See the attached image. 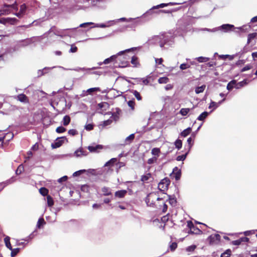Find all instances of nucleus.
<instances>
[{
	"mask_svg": "<svg viewBox=\"0 0 257 257\" xmlns=\"http://www.w3.org/2000/svg\"><path fill=\"white\" fill-rule=\"evenodd\" d=\"M182 3H169L167 4L162 3L157 6H155L153 7L152 8L147 11L145 13H144L142 16V18H147L148 17V19L151 18V16H152L155 14H160V13H168L169 11H166L165 10H158L155 11V10H157L159 8H163L168 6H175L180 5Z\"/></svg>",
	"mask_w": 257,
	"mask_h": 257,
	"instance_id": "1",
	"label": "nucleus"
},
{
	"mask_svg": "<svg viewBox=\"0 0 257 257\" xmlns=\"http://www.w3.org/2000/svg\"><path fill=\"white\" fill-rule=\"evenodd\" d=\"M16 2L14 4H5L0 10V16L2 15H8L14 10H17V5L15 4Z\"/></svg>",
	"mask_w": 257,
	"mask_h": 257,
	"instance_id": "2",
	"label": "nucleus"
},
{
	"mask_svg": "<svg viewBox=\"0 0 257 257\" xmlns=\"http://www.w3.org/2000/svg\"><path fill=\"white\" fill-rule=\"evenodd\" d=\"M137 49L136 47H133L130 49H126L124 51H121L119 52L117 54L112 55L110 56L109 58H108L107 59H105L104 61L103 62L104 64H108L111 62H113L114 61H116V59H117L118 57L123 54H124L126 52H130L131 51H133L134 50Z\"/></svg>",
	"mask_w": 257,
	"mask_h": 257,
	"instance_id": "3",
	"label": "nucleus"
},
{
	"mask_svg": "<svg viewBox=\"0 0 257 257\" xmlns=\"http://www.w3.org/2000/svg\"><path fill=\"white\" fill-rule=\"evenodd\" d=\"M163 39V37L162 36V35L154 36L149 40L148 43L150 45H159L161 48H164Z\"/></svg>",
	"mask_w": 257,
	"mask_h": 257,
	"instance_id": "4",
	"label": "nucleus"
},
{
	"mask_svg": "<svg viewBox=\"0 0 257 257\" xmlns=\"http://www.w3.org/2000/svg\"><path fill=\"white\" fill-rule=\"evenodd\" d=\"M162 36L163 37L164 47L165 45L170 46L174 44V37L171 33L162 34Z\"/></svg>",
	"mask_w": 257,
	"mask_h": 257,
	"instance_id": "5",
	"label": "nucleus"
},
{
	"mask_svg": "<svg viewBox=\"0 0 257 257\" xmlns=\"http://www.w3.org/2000/svg\"><path fill=\"white\" fill-rule=\"evenodd\" d=\"M170 181L168 178L162 179L158 184V188L161 191H165L168 189Z\"/></svg>",
	"mask_w": 257,
	"mask_h": 257,
	"instance_id": "6",
	"label": "nucleus"
},
{
	"mask_svg": "<svg viewBox=\"0 0 257 257\" xmlns=\"http://www.w3.org/2000/svg\"><path fill=\"white\" fill-rule=\"evenodd\" d=\"M65 141H67V139L65 137L58 138L55 142L51 144V147L53 149L59 148L62 146Z\"/></svg>",
	"mask_w": 257,
	"mask_h": 257,
	"instance_id": "7",
	"label": "nucleus"
},
{
	"mask_svg": "<svg viewBox=\"0 0 257 257\" xmlns=\"http://www.w3.org/2000/svg\"><path fill=\"white\" fill-rule=\"evenodd\" d=\"M67 30V29L64 30H58L56 27H52L49 31V33L50 34L53 33L54 35L60 36L61 37H63L65 35V32Z\"/></svg>",
	"mask_w": 257,
	"mask_h": 257,
	"instance_id": "8",
	"label": "nucleus"
},
{
	"mask_svg": "<svg viewBox=\"0 0 257 257\" xmlns=\"http://www.w3.org/2000/svg\"><path fill=\"white\" fill-rule=\"evenodd\" d=\"M103 148L102 145L93 144L91 146H89L87 149L91 153H98Z\"/></svg>",
	"mask_w": 257,
	"mask_h": 257,
	"instance_id": "9",
	"label": "nucleus"
},
{
	"mask_svg": "<svg viewBox=\"0 0 257 257\" xmlns=\"http://www.w3.org/2000/svg\"><path fill=\"white\" fill-rule=\"evenodd\" d=\"M155 195L150 193L147 195L145 199V202L148 206L150 207H154L155 206V202L153 200H152V199H156L154 197Z\"/></svg>",
	"mask_w": 257,
	"mask_h": 257,
	"instance_id": "10",
	"label": "nucleus"
},
{
	"mask_svg": "<svg viewBox=\"0 0 257 257\" xmlns=\"http://www.w3.org/2000/svg\"><path fill=\"white\" fill-rule=\"evenodd\" d=\"M217 30H222L224 32H228L232 30V29L234 28V26L233 25L230 24H223L221 26L216 28Z\"/></svg>",
	"mask_w": 257,
	"mask_h": 257,
	"instance_id": "11",
	"label": "nucleus"
},
{
	"mask_svg": "<svg viewBox=\"0 0 257 257\" xmlns=\"http://www.w3.org/2000/svg\"><path fill=\"white\" fill-rule=\"evenodd\" d=\"M220 239V236L218 234L211 235L208 237V240L210 244H213L218 243Z\"/></svg>",
	"mask_w": 257,
	"mask_h": 257,
	"instance_id": "12",
	"label": "nucleus"
},
{
	"mask_svg": "<svg viewBox=\"0 0 257 257\" xmlns=\"http://www.w3.org/2000/svg\"><path fill=\"white\" fill-rule=\"evenodd\" d=\"M88 153L87 152V151L85 150L82 148L78 149L74 152V155L77 157L86 156L88 155Z\"/></svg>",
	"mask_w": 257,
	"mask_h": 257,
	"instance_id": "13",
	"label": "nucleus"
},
{
	"mask_svg": "<svg viewBox=\"0 0 257 257\" xmlns=\"http://www.w3.org/2000/svg\"><path fill=\"white\" fill-rule=\"evenodd\" d=\"M120 112L121 110L119 108H115V111L111 114L110 118L113 120V121H116L118 120L119 118Z\"/></svg>",
	"mask_w": 257,
	"mask_h": 257,
	"instance_id": "14",
	"label": "nucleus"
},
{
	"mask_svg": "<svg viewBox=\"0 0 257 257\" xmlns=\"http://www.w3.org/2000/svg\"><path fill=\"white\" fill-rule=\"evenodd\" d=\"M135 79L137 80V82H139L141 80L143 81V83L145 85H148L151 81V80H153V78L152 76L150 75H148L146 77L143 78H136Z\"/></svg>",
	"mask_w": 257,
	"mask_h": 257,
	"instance_id": "15",
	"label": "nucleus"
},
{
	"mask_svg": "<svg viewBox=\"0 0 257 257\" xmlns=\"http://www.w3.org/2000/svg\"><path fill=\"white\" fill-rule=\"evenodd\" d=\"M172 173L173 174L174 177L176 180H178L180 179L181 171V170L178 169L177 167H176L173 169Z\"/></svg>",
	"mask_w": 257,
	"mask_h": 257,
	"instance_id": "16",
	"label": "nucleus"
},
{
	"mask_svg": "<svg viewBox=\"0 0 257 257\" xmlns=\"http://www.w3.org/2000/svg\"><path fill=\"white\" fill-rule=\"evenodd\" d=\"M17 99L19 101L25 103L29 102L28 97L24 94H20L17 96Z\"/></svg>",
	"mask_w": 257,
	"mask_h": 257,
	"instance_id": "17",
	"label": "nucleus"
},
{
	"mask_svg": "<svg viewBox=\"0 0 257 257\" xmlns=\"http://www.w3.org/2000/svg\"><path fill=\"white\" fill-rule=\"evenodd\" d=\"M26 9V6L25 4L21 6L19 12L16 14V15L19 18H22L25 14Z\"/></svg>",
	"mask_w": 257,
	"mask_h": 257,
	"instance_id": "18",
	"label": "nucleus"
},
{
	"mask_svg": "<svg viewBox=\"0 0 257 257\" xmlns=\"http://www.w3.org/2000/svg\"><path fill=\"white\" fill-rule=\"evenodd\" d=\"M127 193V191L125 190H121L117 191L115 193V196L118 198H123Z\"/></svg>",
	"mask_w": 257,
	"mask_h": 257,
	"instance_id": "19",
	"label": "nucleus"
},
{
	"mask_svg": "<svg viewBox=\"0 0 257 257\" xmlns=\"http://www.w3.org/2000/svg\"><path fill=\"white\" fill-rule=\"evenodd\" d=\"M90 0H83V2H88ZM90 5L92 7H95L98 6L100 3L103 2V0H90Z\"/></svg>",
	"mask_w": 257,
	"mask_h": 257,
	"instance_id": "20",
	"label": "nucleus"
},
{
	"mask_svg": "<svg viewBox=\"0 0 257 257\" xmlns=\"http://www.w3.org/2000/svg\"><path fill=\"white\" fill-rule=\"evenodd\" d=\"M119 161V159L113 158L111 159L110 160L107 161L104 164L105 167L111 166H112L115 163H116L117 161Z\"/></svg>",
	"mask_w": 257,
	"mask_h": 257,
	"instance_id": "21",
	"label": "nucleus"
},
{
	"mask_svg": "<svg viewBox=\"0 0 257 257\" xmlns=\"http://www.w3.org/2000/svg\"><path fill=\"white\" fill-rule=\"evenodd\" d=\"M135 139V134H132L126 137L125 139L124 143L126 145L131 144Z\"/></svg>",
	"mask_w": 257,
	"mask_h": 257,
	"instance_id": "22",
	"label": "nucleus"
},
{
	"mask_svg": "<svg viewBox=\"0 0 257 257\" xmlns=\"http://www.w3.org/2000/svg\"><path fill=\"white\" fill-rule=\"evenodd\" d=\"M247 83L248 82H247V80L244 79L243 81H240L237 83L236 82V85L234 86V88H235L236 89H239L241 87L246 85Z\"/></svg>",
	"mask_w": 257,
	"mask_h": 257,
	"instance_id": "23",
	"label": "nucleus"
},
{
	"mask_svg": "<svg viewBox=\"0 0 257 257\" xmlns=\"http://www.w3.org/2000/svg\"><path fill=\"white\" fill-rule=\"evenodd\" d=\"M192 108H182L180 109L179 113L182 116H186Z\"/></svg>",
	"mask_w": 257,
	"mask_h": 257,
	"instance_id": "24",
	"label": "nucleus"
},
{
	"mask_svg": "<svg viewBox=\"0 0 257 257\" xmlns=\"http://www.w3.org/2000/svg\"><path fill=\"white\" fill-rule=\"evenodd\" d=\"M99 67H93L92 68H75L74 69V70L76 71H85L86 73L87 72V71H90L91 70H94V69H97V68H99Z\"/></svg>",
	"mask_w": 257,
	"mask_h": 257,
	"instance_id": "25",
	"label": "nucleus"
},
{
	"mask_svg": "<svg viewBox=\"0 0 257 257\" xmlns=\"http://www.w3.org/2000/svg\"><path fill=\"white\" fill-rule=\"evenodd\" d=\"M257 37V33H253L251 34H249L247 36V43L249 44L251 40L254 39L255 38Z\"/></svg>",
	"mask_w": 257,
	"mask_h": 257,
	"instance_id": "26",
	"label": "nucleus"
},
{
	"mask_svg": "<svg viewBox=\"0 0 257 257\" xmlns=\"http://www.w3.org/2000/svg\"><path fill=\"white\" fill-rule=\"evenodd\" d=\"M55 67H45L42 70H39L38 71V76L40 77L43 76L45 74V72H44V71H46L47 70H51L53 68H55Z\"/></svg>",
	"mask_w": 257,
	"mask_h": 257,
	"instance_id": "27",
	"label": "nucleus"
},
{
	"mask_svg": "<svg viewBox=\"0 0 257 257\" xmlns=\"http://www.w3.org/2000/svg\"><path fill=\"white\" fill-rule=\"evenodd\" d=\"M235 85H236V80H231L228 83V84L227 85V89L230 91V90H232L233 89V88H234Z\"/></svg>",
	"mask_w": 257,
	"mask_h": 257,
	"instance_id": "28",
	"label": "nucleus"
},
{
	"mask_svg": "<svg viewBox=\"0 0 257 257\" xmlns=\"http://www.w3.org/2000/svg\"><path fill=\"white\" fill-rule=\"evenodd\" d=\"M95 91H100V89L99 87H93V88H90L88 89L87 90H86V92L85 93H87L88 94H92V93L95 92Z\"/></svg>",
	"mask_w": 257,
	"mask_h": 257,
	"instance_id": "29",
	"label": "nucleus"
},
{
	"mask_svg": "<svg viewBox=\"0 0 257 257\" xmlns=\"http://www.w3.org/2000/svg\"><path fill=\"white\" fill-rule=\"evenodd\" d=\"M151 153L154 157H158L160 154V150L159 148H153L151 151Z\"/></svg>",
	"mask_w": 257,
	"mask_h": 257,
	"instance_id": "30",
	"label": "nucleus"
},
{
	"mask_svg": "<svg viewBox=\"0 0 257 257\" xmlns=\"http://www.w3.org/2000/svg\"><path fill=\"white\" fill-rule=\"evenodd\" d=\"M191 130L192 129L191 127H188L181 133L180 136L183 137H186L191 133Z\"/></svg>",
	"mask_w": 257,
	"mask_h": 257,
	"instance_id": "31",
	"label": "nucleus"
},
{
	"mask_svg": "<svg viewBox=\"0 0 257 257\" xmlns=\"http://www.w3.org/2000/svg\"><path fill=\"white\" fill-rule=\"evenodd\" d=\"M70 117L69 115H65L62 121L63 125L65 126L68 125L70 122Z\"/></svg>",
	"mask_w": 257,
	"mask_h": 257,
	"instance_id": "32",
	"label": "nucleus"
},
{
	"mask_svg": "<svg viewBox=\"0 0 257 257\" xmlns=\"http://www.w3.org/2000/svg\"><path fill=\"white\" fill-rule=\"evenodd\" d=\"M208 114V112L204 111L197 117V119L198 120H203L206 118Z\"/></svg>",
	"mask_w": 257,
	"mask_h": 257,
	"instance_id": "33",
	"label": "nucleus"
},
{
	"mask_svg": "<svg viewBox=\"0 0 257 257\" xmlns=\"http://www.w3.org/2000/svg\"><path fill=\"white\" fill-rule=\"evenodd\" d=\"M187 142L188 145H187V146H186V147L188 149V152H189L192 146H193V140H192V138L189 137V138H188Z\"/></svg>",
	"mask_w": 257,
	"mask_h": 257,
	"instance_id": "34",
	"label": "nucleus"
},
{
	"mask_svg": "<svg viewBox=\"0 0 257 257\" xmlns=\"http://www.w3.org/2000/svg\"><path fill=\"white\" fill-rule=\"evenodd\" d=\"M102 192L105 196H108L111 194L109 188L106 187H104L102 188Z\"/></svg>",
	"mask_w": 257,
	"mask_h": 257,
	"instance_id": "35",
	"label": "nucleus"
},
{
	"mask_svg": "<svg viewBox=\"0 0 257 257\" xmlns=\"http://www.w3.org/2000/svg\"><path fill=\"white\" fill-rule=\"evenodd\" d=\"M151 177V174L150 173H147L144 175H143L141 177V181L144 182H146L149 180Z\"/></svg>",
	"mask_w": 257,
	"mask_h": 257,
	"instance_id": "36",
	"label": "nucleus"
},
{
	"mask_svg": "<svg viewBox=\"0 0 257 257\" xmlns=\"http://www.w3.org/2000/svg\"><path fill=\"white\" fill-rule=\"evenodd\" d=\"M5 242L6 246L10 249H12V246L10 243V238L9 236H7L4 239Z\"/></svg>",
	"mask_w": 257,
	"mask_h": 257,
	"instance_id": "37",
	"label": "nucleus"
},
{
	"mask_svg": "<svg viewBox=\"0 0 257 257\" xmlns=\"http://www.w3.org/2000/svg\"><path fill=\"white\" fill-rule=\"evenodd\" d=\"M205 87H206V86L205 85H203L201 86L196 87L195 89L196 93L199 94L200 93L203 92Z\"/></svg>",
	"mask_w": 257,
	"mask_h": 257,
	"instance_id": "38",
	"label": "nucleus"
},
{
	"mask_svg": "<svg viewBox=\"0 0 257 257\" xmlns=\"http://www.w3.org/2000/svg\"><path fill=\"white\" fill-rule=\"evenodd\" d=\"M169 79L168 77H160L158 79V82L160 84H166L168 82Z\"/></svg>",
	"mask_w": 257,
	"mask_h": 257,
	"instance_id": "39",
	"label": "nucleus"
},
{
	"mask_svg": "<svg viewBox=\"0 0 257 257\" xmlns=\"http://www.w3.org/2000/svg\"><path fill=\"white\" fill-rule=\"evenodd\" d=\"M195 59L197 60L200 63L205 62L209 60V58L202 56L196 58Z\"/></svg>",
	"mask_w": 257,
	"mask_h": 257,
	"instance_id": "40",
	"label": "nucleus"
},
{
	"mask_svg": "<svg viewBox=\"0 0 257 257\" xmlns=\"http://www.w3.org/2000/svg\"><path fill=\"white\" fill-rule=\"evenodd\" d=\"M175 147L176 148L178 149V150H180L181 148H182V141L179 140V139H177L175 142Z\"/></svg>",
	"mask_w": 257,
	"mask_h": 257,
	"instance_id": "41",
	"label": "nucleus"
},
{
	"mask_svg": "<svg viewBox=\"0 0 257 257\" xmlns=\"http://www.w3.org/2000/svg\"><path fill=\"white\" fill-rule=\"evenodd\" d=\"M47 204L49 206L51 207L54 204V201L53 198L49 195L47 196Z\"/></svg>",
	"mask_w": 257,
	"mask_h": 257,
	"instance_id": "42",
	"label": "nucleus"
},
{
	"mask_svg": "<svg viewBox=\"0 0 257 257\" xmlns=\"http://www.w3.org/2000/svg\"><path fill=\"white\" fill-rule=\"evenodd\" d=\"M188 153H189V152H188V151H187V152L184 155L177 156V157L176 158L177 161H184L186 159Z\"/></svg>",
	"mask_w": 257,
	"mask_h": 257,
	"instance_id": "43",
	"label": "nucleus"
},
{
	"mask_svg": "<svg viewBox=\"0 0 257 257\" xmlns=\"http://www.w3.org/2000/svg\"><path fill=\"white\" fill-rule=\"evenodd\" d=\"M218 107V104L217 102L211 101L209 106V108H213V110L215 109Z\"/></svg>",
	"mask_w": 257,
	"mask_h": 257,
	"instance_id": "44",
	"label": "nucleus"
},
{
	"mask_svg": "<svg viewBox=\"0 0 257 257\" xmlns=\"http://www.w3.org/2000/svg\"><path fill=\"white\" fill-rule=\"evenodd\" d=\"M98 106L99 108H104L105 109H106V108L108 107V104L107 102H101L98 104Z\"/></svg>",
	"mask_w": 257,
	"mask_h": 257,
	"instance_id": "45",
	"label": "nucleus"
},
{
	"mask_svg": "<svg viewBox=\"0 0 257 257\" xmlns=\"http://www.w3.org/2000/svg\"><path fill=\"white\" fill-rule=\"evenodd\" d=\"M113 120L110 117V118L106 120H104L102 122V125L103 126H106L111 124Z\"/></svg>",
	"mask_w": 257,
	"mask_h": 257,
	"instance_id": "46",
	"label": "nucleus"
},
{
	"mask_svg": "<svg viewBox=\"0 0 257 257\" xmlns=\"http://www.w3.org/2000/svg\"><path fill=\"white\" fill-rule=\"evenodd\" d=\"M44 224H45L44 219L42 218H41L39 219V220L37 222V226L38 228H41V225H42Z\"/></svg>",
	"mask_w": 257,
	"mask_h": 257,
	"instance_id": "47",
	"label": "nucleus"
},
{
	"mask_svg": "<svg viewBox=\"0 0 257 257\" xmlns=\"http://www.w3.org/2000/svg\"><path fill=\"white\" fill-rule=\"evenodd\" d=\"M190 67V65L189 63H183L180 66V68L182 70H185Z\"/></svg>",
	"mask_w": 257,
	"mask_h": 257,
	"instance_id": "48",
	"label": "nucleus"
},
{
	"mask_svg": "<svg viewBox=\"0 0 257 257\" xmlns=\"http://www.w3.org/2000/svg\"><path fill=\"white\" fill-rule=\"evenodd\" d=\"M39 192L43 196H45L48 194V191L46 188L42 187L39 189Z\"/></svg>",
	"mask_w": 257,
	"mask_h": 257,
	"instance_id": "49",
	"label": "nucleus"
},
{
	"mask_svg": "<svg viewBox=\"0 0 257 257\" xmlns=\"http://www.w3.org/2000/svg\"><path fill=\"white\" fill-rule=\"evenodd\" d=\"M230 254L231 250L230 249H227L221 254L220 257H229Z\"/></svg>",
	"mask_w": 257,
	"mask_h": 257,
	"instance_id": "50",
	"label": "nucleus"
},
{
	"mask_svg": "<svg viewBox=\"0 0 257 257\" xmlns=\"http://www.w3.org/2000/svg\"><path fill=\"white\" fill-rule=\"evenodd\" d=\"M133 94L136 97V98L138 100H141L142 99V97H141L140 93L138 91H137V90H133Z\"/></svg>",
	"mask_w": 257,
	"mask_h": 257,
	"instance_id": "51",
	"label": "nucleus"
},
{
	"mask_svg": "<svg viewBox=\"0 0 257 257\" xmlns=\"http://www.w3.org/2000/svg\"><path fill=\"white\" fill-rule=\"evenodd\" d=\"M168 199L169 202L171 205L174 206L176 204V200L174 198H172L170 196H168Z\"/></svg>",
	"mask_w": 257,
	"mask_h": 257,
	"instance_id": "52",
	"label": "nucleus"
},
{
	"mask_svg": "<svg viewBox=\"0 0 257 257\" xmlns=\"http://www.w3.org/2000/svg\"><path fill=\"white\" fill-rule=\"evenodd\" d=\"M131 63L134 65V66L136 67L138 63V58L136 56H133L131 59Z\"/></svg>",
	"mask_w": 257,
	"mask_h": 257,
	"instance_id": "53",
	"label": "nucleus"
},
{
	"mask_svg": "<svg viewBox=\"0 0 257 257\" xmlns=\"http://www.w3.org/2000/svg\"><path fill=\"white\" fill-rule=\"evenodd\" d=\"M9 135L10 137H11L12 138L13 137V135L11 134H7L6 135L4 136H1L0 137V142L2 143L1 145L3 146V142L6 139V137Z\"/></svg>",
	"mask_w": 257,
	"mask_h": 257,
	"instance_id": "54",
	"label": "nucleus"
},
{
	"mask_svg": "<svg viewBox=\"0 0 257 257\" xmlns=\"http://www.w3.org/2000/svg\"><path fill=\"white\" fill-rule=\"evenodd\" d=\"M66 131V129L63 126H59L57 127L56 131L58 133H62L65 132Z\"/></svg>",
	"mask_w": 257,
	"mask_h": 257,
	"instance_id": "55",
	"label": "nucleus"
},
{
	"mask_svg": "<svg viewBox=\"0 0 257 257\" xmlns=\"http://www.w3.org/2000/svg\"><path fill=\"white\" fill-rule=\"evenodd\" d=\"M77 47L75 46L74 45H71V48L69 51V53H75L77 51Z\"/></svg>",
	"mask_w": 257,
	"mask_h": 257,
	"instance_id": "56",
	"label": "nucleus"
},
{
	"mask_svg": "<svg viewBox=\"0 0 257 257\" xmlns=\"http://www.w3.org/2000/svg\"><path fill=\"white\" fill-rule=\"evenodd\" d=\"M85 171H86L85 170H80L76 171L73 174V176L76 177V176H79L81 174H82V173L85 172Z\"/></svg>",
	"mask_w": 257,
	"mask_h": 257,
	"instance_id": "57",
	"label": "nucleus"
},
{
	"mask_svg": "<svg viewBox=\"0 0 257 257\" xmlns=\"http://www.w3.org/2000/svg\"><path fill=\"white\" fill-rule=\"evenodd\" d=\"M157 160V157H154L152 158H150L149 159H148V164H152L155 162H156Z\"/></svg>",
	"mask_w": 257,
	"mask_h": 257,
	"instance_id": "58",
	"label": "nucleus"
},
{
	"mask_svg": "<svg viewBox=\"0 0 257 257\" xmlns=\"http://www.w3.org/2000/svg\"><path fill=\"white\" fill-rule=\"evenodd\" d=\"M10 250L12 251H11L12 256H14L18 253V252L19 251V248H17L13 249L12 248V249H10Z\"/></svg>",
	"mask_w": 257,
	"mask_h": 257,
	"instance_id": "59",
	"label": "nucleus"
},
{
	"mask_svg": "<svg viewBox=\"0 0 257 257\" xmlns=\"http://www.w3.org/2000/svg\"><path fill=\"white\" fill-rule=\"evenodd\" d=\"M68 134H69V135H70L71 136H74L78 134V132L76 130L71 129V130H69Z\"/></svg>",
	"mask_w": 257,
	"mask_h": 257,
	"instance_id": "60",
	"label": "nucleus"
},
{
	"mask_svg": "<svg viewBox=\"0 0 257 257\" xmlns=\"http://www.w3.org/2000/svg\"><path fill=\"white\" fill-rule=\"evenodd\" d=\"M196 247L195 245H192L187 247L186 250L187 251H193Z\"/></svg>",
	"mask_w": 257,
	"mask_h": 257,
	"instance_id": "61",
	"label": "nucleus"
},
{
	"mask_svg": "<svg viewBox=\"0 0 257 257\" xmlns=\"http://www.w3.org/2000/svg\"><path fill=\"white\" fill-rule=\"evenodd\" d=\"M23 171V167L22 166V165H20L18 169H17L16 171V173L18 175V174H20L22 171Z\"/></svg>",
	"mask_w": 257,
	"mask_h": 257,
	"instance_id": "62",
	"label": "nucleus"
},
{
	"mask_svg": "<svg viewBox=\"0 0 257 257\" xmlns=\"http://www.w3.org/2000/svg\"><path fill=\"white\" fill-rule=\"evenodd\" d=\"M85 128L87 131H91L93 128V125L92 124H88L85 126Z\"/></svg>",
	"mask_w": 257,
	"mask_h": 257,
	"instance_id": "63",
	"label": "nucleus"
},
{
	"mask_svg": "<svg viewBox=\"0 0 257 257\" xmlns=\"http://www.w3.org/2000/svg\"><path fill=\"white\" fill-rule=\"evenodd\" d=\"M241 242H242L240 240V238H239L237 240L232 241V243L233 245H238L240 244Z\"/></svg>",
	"mask_w": 257,
	"mask_h": 257,
	"instance_id": "64",
	"label": "nucleus"
}]
</instances>
